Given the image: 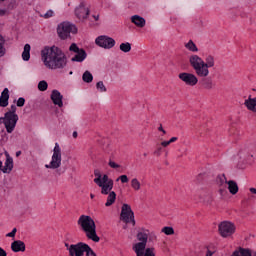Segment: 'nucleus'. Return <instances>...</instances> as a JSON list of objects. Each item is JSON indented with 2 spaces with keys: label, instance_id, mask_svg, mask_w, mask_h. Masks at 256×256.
<instances>
[{
  "label": "nucleus",
  "instance_id": "79ce46f5",
  "mask_svg": "<svg viewBox=\"0 0 256 256\" xmlns=\"http://www.w3.org/2000/svg\"><path fill=\"white\" fill-rule=\"evenodd\" d=\"M163 151V148L161 146H159L158 148H156V150L153 152V154L156 156V157H161V153Z\"/></svg>",
  "mask_w": 256,
  "mask_h": 256
},
{
  "label": "nucleus",
  "instance_id": "603ef678",
  "mask_svg": "<svg viewBox=\"0 0 256 256\" xmlns=\"http://www.w3.org/2000/svg\"><path fill=\"white\" fill-rule=\"evenodd\" d=\"M77 136H78L77 131H74V132L72 133V137H74V139H77Z\"/></svg>",
  "mask_w": 256,
  "mask_h": 256
},
{
  "label": "nucleus",
  "instance_id": "4be33fe9",
  "mask_svg": "<svg viewBox=\"0 0 256 256\" xmlns=\"http://www.w3.org/2000/svg\"><path fill=\"white\" fill-rule=\"evenodd\" d=\"M201 81V85L202 87H204L205 89H207L208 91H210L211 89H213L214 84H213V80H211L210 78L207 77H200Z\"/></svg>",
  "mask_w": 256,
  "mask_h": 256
},
{
  "label": "nucleus",
  "instance_id": "a211bd4d",
  "mask_svg": "<svg viewBox=\"0 0 256 256\" xmlns=\"http://www.w3.org/2000/svg\"><path fill=\"white\" fill-rule=\"evenodd\" d=\"M51 101L56 107H63V94L59 90H52L50 95Z\"/></svg>",
  "mask_w": 256,
  "mask_h": 256
},
{
  "label": "nucleus",
  "instance_id": "0eeeda50",
  "mask_svg": "<svg viewBox=\"0 0 256 256\" xmlns=\"http://www.w3.org/2000/svg\"><path fill=\"white\" fill-rule=\"evenodd\" d=\"M61 161H63L62 154H61V146L59 143H55V146L52 150V157L49 164H45L46 169H59L61 167Z\"/></svg>",
  "mask_w": 256,
  "mask_h": 256
},
{
  "label": "nucleus",
  "instance_id": "b1692460",
  "mask_svg": "<svg viewBox=\"0 0 256 256\" xmlns=\"http://www.w3.org/2000/svg\"><path fill=\"white\" fill-rule=\"evenodd\" d=\"M244 105L248 109V111H252V113H256V105L254 100L251 98V96H249L248 99L244 101Z\"/></svg>",
  "mask_w": 256,
  "mask_h": 256
},
{
  "label": "nucleus",
  "instance_id": "e433bc0d",
  "mask_svg": "<svg viewBox=\"0 0 256 256\" xmlns=\"http://www.w3.org/2000/svg\"><path fill=\"white\" fill-rule=\"evenodd\" d=\"M109 167H111V169H120L121 165L117 164V162L110 160L108 162Z\"/></svg>",
  "mask_w": 256,
  "mask_h": 256
},
{
  "label": "nucleus",
  "instance_id": "6e6552de",
  "mask_svg": "<svg viewBox=\"0 0 256 256\" xmlns=\"http://www.w3.org/2000/svg\"><path fill=\"white\" fill-rule=\"evenodd\" d=\"M17 121H19V115L17 114H4V117H0V123H3L7 133H13L15 131Z\"/></svg>",
  "mask_w": 256,
  "mask_h": 256
},
{
  "label": "nucleus",
  "instance_id": "9b49d317",
  "mask_svg": "<svg viewBox=\"0 0 256 256\" xmlns=\"http://www.w3.org/2000/svg\"><path fill=\"white\" fill-rule=\"evenodd\" d=\"M95 45L100 47L101 49H113L115 47L116 42L111 36L100 35L95 38Z\"/></svg>",
  "mask_w": 256,
  "mask_h": 256
},
{
  "label": "nucleus",
  "instance_id": "f704fd0d",
  "mask_svg": "<svg viewBox=\"0 0 256 256\" xmlns=\"http://www.w3.org/2000/svg\"><path fill=\"white\" fill-rule=\"evenodd\" d=\"M162 233H164V235H174L175 230L173 229V227L166 226L162 228Z\"/></svg>",
  "mask_w": 256,
  "mask_h": 256
},
{
  "label": "nucleus",
  "instance_id": "3c124183",
  "mask_svg": "<svg viewBox=\"0 0 256 256\" xmlns=\"http://www.w3.org/2000/svg\"><path fill=\"white\" fill-rule=\"evenodd\" d=\"M94 21H99V14L93 15Z\"/></svg>",
  "mask_w": 256,
  "mask_h": 256
},
{
  "label": "nucleus",
  "instance_id": "7c9ffc66",
  "mask_svg": "<svg viewBox=\"0 0 256 256\" xmlns=\"http://www.w3.org/2000/svg\"><path fill=\"white\" fill-rule=\"evenodd\" d=\"M120 51H122V53H129V51H131V43H129V42L121 43Z\"/></svg>",
  "mask_w": 256,
  "mask_h": 256
},
{
  "label": "nucleus",
  "instance_id": "6ab92c4d",
  "mask_svg": "<svg viewBox=\"0 0 256 256\" xmlns=\"http://www.w3.org/2000/svg\"><path fill=\"white\" fill-rule=\"evenodd\" d=\"M11 249L14 253L25 252V242L21 240H15L11 243Z\"/></svg>",
  "mask_w": 256,
  "mask_h": 256
},
{
  "label": "nucleus",
  "instance_id": "2f4dec72",
  "mask_svg": "<svg viewBox=\"0 0 256 256\" xmlns=\"http://www.w3.org/2000/svg\"><path fill=\"white\" fill-rule=\"evenodd\" d=\"M96 89L99 93H107V87L103 83V81H99L96 83Z\"/></svg>",
  "mask_w": 256,
  "mask_h": 256
},
{
  "label": "nucleus",
  "instance_id": "1a4fd4ad",
  "mask_svg": "<svg viewBox=\"0 0 256 256\" xmlns=\"http://www.w3.org/2000/svg\"><path fill=\"white\" fill-rule=\"evenodd\" d=\"M69 51L74 53V56L71 58L72 63H83L87 59V52L83 48H79L76 43L70 45Z\"/></svg>",
  "mask_w": 256,
  "mask_h": 256
},
{
  "label": "nucleus",
  "instance_id": "5701e85b",
  "mask_svg": "<svg viewBox=\"0 0 256 256\" xmlns=\"http://www.w3.org/2000/svg\"><path fill=\"white\" fill-rule=\"evenodd\" d=\"M185 49H187V51H190V53H198L199 52V48L197 47V44H195V42H193V40H189L188 42H186L184 44Z\"/></svg>",
  "mask_w": 256,
  "mask_h": 256
},
{
  "label": "nucleus",
  "instance_id": "ddd939ff",
  "mask_svg": "<svg viewBox=\"0 0 256 256\" xmlns=\"http://www.w3.org/2000/svg\"><path fill=\"white\" fill-rule=\"evenodd\" d=\"M197 77L199 76L189 72H182L178 75V79L188 87H195L199 83V78Z\"/></svg>",
  "mask_w": 256,
  "mask_h": 256
},
{
  "label": "nucleus",
  "instance_id": "864d4df0",
  "mask_svg": "<svg viewBox=\"0 0 256 256\" xmlns=\"http://www.w3.org/2000/svg\"><path fill=\"white\" fill-rule=\"evenodd\" d=\"M250 193H253L254 195H256V188H250Z\"/></svg>",
  "mask_w": 256,
  "mask_h": 256
},
{
  "label": "nucleus",
  "instance_id": "4d7b16f0",
  "mask_svg": "<svg viewBox=\"0 0 256 256\" xmlns=\"http://www.w3.org/2000/svg\"><path fill=\"white\" fill-rule=\"evenodd\" d=\"M91 199H95V194H90Z\"/></svg>",
  "mask_w": 256,
  "mask_h": 256
},
{
  "label": "nucleus",
  "instance_id": "680f3d73",
  "mask_svg": "<svg viewBox=\"0 0 256 256\" xmlns=\"http://www.w3.org/2000/svg\"><path fill=\"white\" fill-rule=\"evenodd\" d=\"M70 75H73V72H70Z\"/></svg>",
  "mask_w": 256,
  "mask_h": 256
},
{
  "label": "nucleus",
  "instance_id": "423d86ee",
  "mask_svg": "<svg viewBox=\"0 0 256 256\" xmlns=\"http://www.w3.org/2000/svg\"><path fill=\"white\" fill-rule=\"evenodd\" d=\"M71 33H77V26L69 21H64L58 24L57 34L60 39H69Z\"/></svg>",
  "mask_w": 256,
  "mask_h": 256
},
{
  "label": "nucleus",
  "instance_id": "49530a36",
  "mask_svg": "<svg viewBox=\"0 0 256 256\" xmlns=\"http://www.w3.org/2000/svg\"><path fill=\"white\" fill-rule=\"evenodd\" d=\"M158 131H161V133H163V135H166L167 134V131H165V129H163V125H160L158 127Z\"/></svg>",
  "mask_w": 256,
  "mask_h": 256
},
{
  "label": "nucleus",
  "instance_id": "0e129e2a",
  "mask_svg": "<svg viewBox=\"0 0 256 256\" xmlns=\"http://www.w3.org/2000/svg\"><path fill=\"white\" fill-rule=\"evenodd\" d=\"M0 1H5V0H0Z\"/></svg>",
  "mask_w": 256,
  "mask_h": 256
},
{
  "label": "nucleus",
  "instance_id": "4468645a",
  "mask_svg": "<svg viewBox=\"0 0 256 256\" xmlns=\"http://www.w3.org/2000/svg\"><path fill=\"white\" fill-rule=\"evenodd\" d=\"M235 224L230 221H223L218 226V231L221 237H231L235 233Z\"/></svg>",
  "mask_w": 256,
  "mask_h": 256
},
{
  "label": "nucleus",
  "instance_id": "8fccbe9b",
  "mask_svg": "<svg viewBox=\"0 0 256 256\" xmlns=\"http://www.w3.org/2000/svg\"><path fill=\"white\" fill-rule=\"evenodd\" d=\"M215 255V251L208 250L206 256H213Z\"/></svg>",
  "mask_w": 256,
  "mask_h": 256
},
{
  "label": "nucleus",
  "instance_id": "c9c22d12",
  "mask_svg": "<svg viewBox=\"0 0 256 256\" xmlns=\"http://www.w3.org/2000/svg\"><path fill=\"white\" fill-rule=\"evenodd\" d=\"M84 256H97V253H95L94 250L91 249V246L89 244L86 246V250L84 252Z\"/></svg>",
  "mask_w": 256,
  "mask_h": 256
},
{
  "label": "nucleus",
  "instance_id": "c85d7f7f",
  "mask_svg": "<svg viewBox=\"0 0 256 256\" xmlns=\"http://www.w3.org/2000/svg\"><path fill=\"white\" fill-rule=\"evenodd\" d=\"M131 188L134 191H140L141 190V182L137 178H132L130 182Z\"/></svg>",
  "mask_w": 256,
  "mask_h": 256
},
{
  "label": "nucleus",
  "instance_id": "a18cd8bd",
  "mask_svg": "<svg viewBox=\"0 0 256 256\" xmlns=\"http://www.w3.org/2000/svg\"><path fill=\"white\" fill-rule=\"evenodd\" d=\"M169 145H171V143L168 141H162L161 142V147H169Z\"/></svg>",
  "mask_w": 256,
  "mask_h": 256
},
{
  "label": "nucleus",
  "instance_id": "393cba45",
  "mask_svg": "<svg viewBox=\"0 0 256 256\" xmlns=\"http://www.w3.org/2000/svg\"><path fill=\"white\" fill-rule=\"evenodd\" d=\"M227 185L231 195H237V193L239 192V186L237 185V182L230 180L228 181Z\"/></svg>",
  "mask_w": 256,
  "mask_h": 256
},
{
  "label": "nucleus",
  "instance_id": "2eb2a0df",
  "mask_svg": "<svg viewBox=\"0 0 256 256\" xmlns=\"http://www.w3.org/2000/svg\"><path fill=\"white\" fill-rule=\"evenodd\" d=\"M87 243L79 242L77 244H71L68 248L70 256H85V251L87 249Z\"/></svg>",
  "mask_w": 256,
  "mask_h": 256
},
{
  "label": "nucleus",
  "instance_id": "13d9d810",
  "mask_svg": "<svg viewBox=\"0 0 256 256\" xmlns=\"http://www.w3.org/2000/svg\"><path fill=\"white\" fill-rule=\"evenodd\" d=\"M252 101H254V103L256 105V97L252 98Z\"/></svg>",
  "mask_w": 256,
  "mask_h": 256
},
{
  "label": "nucleus",
  "instance_id": "a19ab883",
  "mask_svg": "<svg viewBox=\"0 0 256 256\" xmlns=\"http://www.w3.org/2000/svg\"><path fill=\"white\" fill-rule=\"evenodd\" d=\"M16 105L17 107H23L25 105V98L23 97L18 98Z\"/></svg>",
  "mask_w": 256,
  "mask_h": 256
},
{
  "label": "nucleus",
  "instance_id": "dca6fc26",
  "mask_svg": "<svg viewBox=\"0 0 256 256\" xmlns=\"http://www.w3.org/2000/svg\"><path fill=\"white\" fill-rule=\"evenodd\" d=\"M75 16L79 21H85L89 17V5L85 2H81L75 8Z\"/></svg>",
  "mask_w": 256,
  "mask_h": 256
},
{
  "label": "nucleus",
  "instance_id": "aec40b11",
  "mask_svg": "<svg viewBox=\"0 0 256 256\" xmlns=\"http://www.w3.org/2000/svg\"><path fill=\"white\" fill-rule=\"evenodd\" d=\"M9 105V88H4L0 96V107Z\"/></svg>",
  "mask_w": 256,
  "mask_h": 256
},
{
  "label": "nucleus",
  "instance_id": "e2e57ef3",
  "mask_svg": "<svg viewBox=\"0 0 256 256\" xmlns=\"http://www.w3.org/2000/svg\"><path fill=\"white\" fill-rule=\"evenodd\" d=\"M252 256H256V253H254Z\"/></svg>",
  "mask_w": 256,
  "mask_h": 256
},
{
  "label": "nucleus",
  "instance_id": "cd10ccee",
  "mask_svg": "<svg viewBox=\"0 0 256 256\" xmlns=\"http://www.w3.org/2000/svg\"><path fill=\"white\" fill-rule=\"evenodd\" d=\"M7 53V48H5V38L0 35V59L1 57H5Z\"/></svg>",
  "mask_w": 256,
  "mask_h": 256
},
{
  "label": "nucleus",
  "instance_id": "a878e982",
  "mask_svg": "<svg viewBox=\"0 0 256 256\" xmlns=\"http://www.w3.org/2000/svg\"><path fill=\"white\" fill-rule=\"evenodd\" d=\"M22 59L23 61H29L31 59V45L25 44L24 50L22 52Z\"/></svg>",
  "mask_w": 256,
  "mask_h": 256
},
{
  "label": "nucleus",
  "instance_id": "7ed1b4c3",
  "mask_svg": "<svg viewBox=\"0 0 256 256\" xmlns=\"http://www.w3.org/2000/svg\"><path fill=\"white\" fill-rule=\"evenodd\" d=\"M94 183L101 189L102 195H108L105 207H111L117 201V193L113 191L114 182L107 174H101V171H94Z\"/></svg>",
  "mask_w": 256,
  "mask_h": 256
},
{
  "label": "nucleus",
  "instance_id": "ea45409f",
  "mask_svg": "<svg viewBox=\"0 0 256 256\" xmlns=\"http://www.w3.org/2000/svg\"><path fill=\"white\" fill-rule=\"evenodd\" d=\"M6 114L17 115V106L11 105L10 110L7 111Z\"/></svg>",
  "mask_w": 256,
  "mask_h": 256
},
{
  "label": "nucleus",
  "instance_id": "20e7f679",
  "mask_svg": "<svg viewBox=\"0 0 256 256\" xmlns=\"http://www.w3.org/2000/svg\"><path fill=\"white\" fill-rule=\"evenodd\" d=\"M149 233V229L141 228L138 230L136 235L138 242L134 243L132 246V250L136 256H155V248H147Z\"/></svg>",
  "mask_w": 256,
  "mask_h": 256
},
{
  "label": "nucleus",
  "instance_id": "58836bf2",
  "mask_svg": "<svg viewBox=\"0 0 256 256\" xmlns=\"http://www.w3.org/2000/svg\"><path fill=\"white\" fill-rule=\"evenodd\" d=\"M54 15L55 12H53V10H48L42 17H44V19H50V17H53Z\"/></svg>",
  "mask_w": 256,
  "mask_h": 256
},
{
  "label": "nucleus",
  "instance_id": "39448f33",
  "mask_svg": "<svg viewBox=\"0 0 256 256\" xmlns=\"http://www.w3.org/2000/svg\"><path fill=\"white\" fill-rule=\"evenodd\" d=\"M78 227L85 233L87 239L93 241V243H99L101 238L97 235V225L95 220L88 215H81L77 221Z\"/></svg>",
  "mask_w": 256,
  "mask_h": 256
},
{
  "label": "nucleus",
  "instance_id": "f8f14e48",
  "mask_svg": "<svg viewBox=\"0 0 256 256\" xmlns=\"http://www.w3.org/2000/svg\"><path fill=\"white\" fill-rule=\"evenodd\" d=\"M120 219L124 223H132L133 227H135V213L129 204L122 205Z\"/></svg>",
  "mask_w": 256,
  "mask_h": 256
},
{
  "label": "nucleus",
  "instance_id": "412c9836",
  "mask_svg": "<svg viewBox=\"0 0 256 256\" xmlns=\"http://www.w3.org/2000/svg\"><path fill=\"white\" fill-rule=\"evenodd\" d=\"M131 22L136 25V27L143 28L145 27L146 21L145 18L139 16V15H133L131 17Z\"/></svg>",
  "mask_w": 256,
  "mask_h": 256
},
{
  "label": "nucleus",
  "instance_id": "9d476101",
  "mask_svg": "<svg viewBox=\"0 0 256 256\" xmlns=\"http://www.w3.org/2000/svg\"><path fill=\"white\" fill-rule=\"evenodd\" d=\"M0 171L2 173H11L13 171V158L7 151L0 153Z\"/></svg>",
  "mask_w": 256,
  "mask_h": 256
},
{
  "label": "nucleus",
  "instance_id": "f3484780",
  "mask_svg": "<svg viewBox=\"0 0 256 256\" xmlns=\"http://www.w3.org/2000/svg\"><path fill=\"white\" fill-rule=\"evenodd\" d=\"M238 155H239L240 159H249L250 157H255L256 144H251L247 148L242 149Z\"/></svg>",
  "mask_w": 256,
  "mask_h": 256
},
{
  "label": "nucleus",
  "instance_id": "5fc2aeb1",
  "mask_svg": "<svg viewBox=\"0 0 256 256\" xmlns=\"http://www.w3.org/2000/svg\"><path fill=\"white\" fill-rule=\"evenodd\" d=\"M65 247H67V250L69 251V248L71 247V245H69V244H65Z\"/></svg>",
  "mask_w": 256,
  "mask_h": 256
},
{
  "label": "nucleus",
  "instance_id": "473e14b6",
  "mask_svg": "<svg viewBox=\"0 0 256 256\" xmlns=\"http://www.w3.org/2000/svg\"><path fill=\"white\" fill-rule=\"evenodd\" d=\"M49 87V84L47 83V81L45 80H41L39 83H38V89L40 91H47Z\"/></svg>",
  "mask_w": 256,
  "mask_h": 256
},
{
  "label": "nucleus",
  "instance_id": "de8ad7c7",
  "mask_svg": "<svg viewBox=\"0 0 256 256\" xmlns=\"http://www.w3.org/2000/svg\"><path fill=\"white\" fill-rule=\"evenodd\" d=\"M0 256H7V252L0 247Z\"/></svg>",
  "mask_w": 256,
  "mask_h": 256
},
{
  "label": "nucleus",
  "instance_id": "c756f323",
  "mask_svg": "<svg viewBox=\"0 0 256 256\" xmlns=\"http://www.w3.org/2000/svg\"><path fill=\"white\" fill-rule=\"evenodd\" d=\"M216 181L220 187H227V184L229 183L227 182V177H225V174L219 175Z\"/></svg>",
  "mask_w": 256,
  "mask_h": 256
},
{
  "label": "nucleus",
  "instance_id": "6e6d98bb",
  "mask_svg": "<svg viewBox=\"0 0 256 256\" xmlns=\"http://www.w3.org/2000/svg\"><path fill=\"white\" fill-rule=\"evenodd\" d=\"M21 155V151L16 152V156L19 157Z\"/></svg>",
  "mask_w": 256,
  "mask_h": 256
},
{
  "label": "nucleus",
  "instance_id": "4c0bfd02",
  "mask_svg": "<svg viewBox=\"0 0 256 256\" xmlns=\"http://www.w3.org/2000/svg\"><path fill=\"white\" fill-rule=\"evenodd\" d=\"M116 181H121V183H129V177L127 175H121L119 176Z\"/></svg>",
  "mask_w": 256,
  "mask_h": 256
},
{
  "label": "nucleus",
  "instance_id": "72a5a7b5",
  "mask_svg": "<svg viewBox=\"0 0 256 256\" xmlns=\"http://www.w3.org/2000/svg\"><path fill=\"white\" fill-rule=\"evenodd\" d=\"M207 199H211V196H209V194H202L199 196L200 203H205L206 205H209V200Z\"/></svg>",
  "mask_w": 256,
  "mask_h": 256
},
{
  "label": "nucleus",
  "instance_id": "f257e3e1",
  "mask_svg": "<svg viewBox=\"0 0 256 256\" xmlns=\"http://www.w3.org/2000/svg\"><path fill=\"white\" fill-rule=\"evenodd\" d=\"M41 61L47 69H65L67 67V56L57 46H45L41 52Z\"/></svg>",
  "mask_w": 256,
  "mask_h": 256
},
{
  "label": "nucleus",
  "instance_id": "052dcab7",
  "mask_svg": "<svg viewBox=\"0 0 256 256\" xmlns=\"http://www.w3.org/2000/svg\"><path fill=\"white\" fill-rule=\"evenodd\" d=\"M144 157H147V153H144Z\"/></svg>",
  "mask_w": 256,
  "mask_h": 256
},
{
  "label": "nucleus",
  "instance_id": "c03bdc74",
  "mask_svg": "<svg viewBox=\"0 0 256 256\" xmlns=\"http://www.w3.org/2000/svg\"><path fill=\"white\" fill-rule=\"evenodd\" d=\"M222 188L219 189V193L220 195H225L227 193V187L225 186H221Z\"/></svg>",
  "mask_w": 256,
  "mask_h": 256
},
{
  "label": "nucleus",
  "instance_id": "f03ea898",
  "mask_svg": "<svg viewBox=\"0 0 256 256\" xmlns=\"http://www.w3.org/2000/svg\"><path fill=\"white\" fill-rule=\"evenodd\" d=\"M188 61L197 77H209V69L215 67V56H213V54L206 55L204 60L197 54H191L188 57Z\"/></svg>",
  "mask_w": 256,
  "mask_h": 256
},
{
  "label": "nucleus",
  "instance_id": "37998d69",
  "mask_svg": "<svg viewBox=\"0 0 256 256\" xmlns=\"http://www.w3.org/2000/svg\"><path fill=\"white\" fill-rule=\"evenodd\" d=\"M16 233H17V228H13L10 233L6 234V237H15Z\"/></svg>",
  "mask_w": 256,
  "mask_h": 256
},
{
  "label": "nucleus",
  "instance_id": "bf43d9fd",
  "mask_svg": "<svg viewBox=\"0 0 256 256\" xmlns=\"http://www.w3.org/2000/svg\"><path fill=\"white\" fill-rule=\"evenodd\" d=\"M5 12L3 10L0 11V15H3Z\"/></svg>",
  "mask_w": 256,
  "mask_h": 256
},
{
  "label": "nucleus",
  "instance_id": "bb28decb",
  "mask_svg": "<svg viewBox=\"0 0 256 256\" xmlns=\"http://www.w3.org/2000/svg\"><path fill=\"white\" fill-rule=\"evenodd\" d=\"M82 81L84 83H93V74L91 72H89V70H86L82 74Z\"/></svg>",
  "mask_w": 256,
  "mask_h": 256
},
{
  "label": "nucleus",
  "instance_id": "09e8293b",
  "mask_svg": "<svg viewBox=\"0 0 256 256\" xmlns=\"http://www.w3.org/2000/svg\"><path fill=\"white\" fill-rule=\"evenodd\" d=\"M179 138H177V137H172V138H170L169 140H168V142H170V144L171 143H175V141H177Z\"/></svg>",
  "mask_w": 256,
  "mask_h": 256
}]
</instances>
